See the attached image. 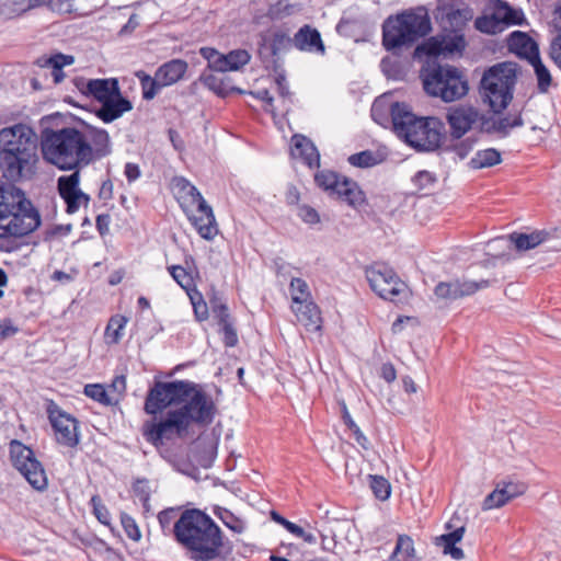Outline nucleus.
I'll use <instances>...</instances> for the list:
<instances>
[{
    "mask_svg": "<svg viewBox=\"0 0 561 561\" xmlns=\"http://www.w3.org/2000/svg\"><path fill=\"white\" fill-rule=\"evenodd\" d=\"M170 407L178 408L169 410L159 422L147 421L142 426L144 437L156 447L164 440L184 437L192 423L203 422L210 413L198 385L188 380L154 381L146 396L145 412L157 415Z\"/></svg>",
    "mask_w": 561,
    "mask_h": 561,
    "instance_id": "f257e3e1",
    "label": "nucleus"
},
{
    "mask_svg": "<svg viewBox=\"0 0 561 561\" xmlns=\"http://www.w3.org/2000/svg\"><path fill=\"white\" fill-rule=\"evenodd\" d=\"M37 138L23 124L0 130V170L9 181H19L34 173L37 162Z\"/></svg>",
    "mask_w": 561,
    "mask_h": 561,
    "instance_id": "f03ea898",
    "label": "nucleus"
},
{
    "mask_svg": "<svg viewBox=\"0 0 561 561\" xmlns=\"http://www.w3.org/2000/svg\"><path fill=\"white\" fill-rule=\"evenodd\" d=\"M43 158L60 170H73L93 161V148L77 127L44 128L41 134Z\"/></svg>",
    "mask_w": 561,
    "mask_h": 561,
    "instance_id": "7ed1b4c3",
    "label": "nucleus"
},
{
    "mask_svg": "<svg viewBox=\"0 0 561 561\" xmlns=\"http://www.w3.org/2000/svg\"><path fill=\"white\" fill-rule=\"evenodd\" d=\"M39 211L13 184L0 185V238H22L41 226Z\"/></svg>",
    "mask_w": 561,
    "mask_h": 561,
    "instance_id": "20e7f679",
    "label": "nucleus"
},
{
    "mask_svg": "<svg viewBox=\"0 0 561 561\" xmlns=\"http://www.w3.org/2000/svg\"><path fill=\"white\" fill-rule=\"evenodd\" d=\"M396 135L419 151H434L444 137V124L435 117H417L404 103L390 107Z\"/></svg>",
    "mask_w": 561,
    "mask_h": 561,
    "instance_id": "39448f33",
    "label": "nucleus"
},
{
    "mask_svg": "<svg viewBox=\"0 0 561 561\" xmlns=\"http://www.w3.org/2000/svg\"><path fill=\"white\" fill-rule=\"evenodd\" d=\"M176 542L195 561H210V517L198 508L183 511L171 529Z\"/></svg>",
    "mask_w": 561,
    "mask_h": 561,
    "instance_id": "423d86ee",
    "label": "nucleus"
},
{
    "mask_svg": "<svg viewBox=\"0 0 561 561\" xmlns=\"http://www.w3.org/2000/svg\"><path fill=\"white\" fill-rule=\"evenodd\" d=\"M431 30V20L425 9L407 10L385 20L382 45L387 50L410 47Z\"/></svg>",
    "mask_w": 561,
    "mask_h": 561,
    "instance_id": "0eeeda50",
    "label": "nucleus"
},
{
    "mask_svg": "<svg viewBox=\"0 0 561 561\" xmlns=\"http://www.w3.org/2000/svg\"><path fill=\"white\" fill-rule=\"evenodd\" d=\"M78 89L87 96L93 98L100 103L94 110L95 116L105 124L121 118L133 110V103L122 94L116 78L90 79L87 82L77 83Z\"/></svg>",
    "mask_w": 561,
    "mask_h": 561,
    "instance_id": "6e6552de",
    "label": "nucleus"
},
{
    "mask_svg": "<svg viewBox=\"0 0 561 561\" xmlns=\"http://www.w3.org/2000/svg\"><path fill=\"white\" fill-rule=\"evenodd\" d=\"M425 92L449 103L463 98L469 90L468 81L458 68L432 64L421 70Z\"/></svg>",
    "mask_w": 561,
    "mask_h": 561,
    "instance_id": "1a4fd4ad",
    "label": "nucleus"
},
{
    "mask_svg": "<svg viewBox=\"0 0 561 561\" xmlns=\"http://www.w3.org/2000/svg\"><path fill=\"white\" fill-rule=\"evenodd\" d=\"M516 70L512 64H497L488 69L482 79L480 93L494 113L505 110L513 99Z\"/></svg>",
    "mask_w": 561,
    "mask_h": 561,
    "instance_id": "9d476101",
    "label": "nucleus"
},
{
    "mask_svg": "<svg viewBox=\"0 0 561 561\" xmlns=\"http://www.w3.org/2000/svg\"><path fill=\"white\" fill-rule=\"evenodd\" d=\"M171 191L199 236L210 240V207L198 190L186 179L175 176L171 181Z\"/></svg>",
    "mask_w": 561,
    "mask_h": 561,
    "instance_id": "9b49d317",
    "label": "nucleus"
},
{
    "mask_svg": "<svg viewBox=\"0 0 561 561\" xmlns=\"http://www.w3.org/2000/svg\"><path fill=\"white\" fill-rule=\"evenodd\" d=\"M10 458L12 466L37 491H44L48 481L46 472L39 460L36 459L33 449L18 439L10 443Z\"/></svg>",
    "mask_w": 561,
    "mask_h": 561,
    "instance_id": "f8f14e48",
    "label": "nucleus"
},
{
    "mask_svg": "<svg viewBox=\"0 0 561 561\" xmlns=\"http://www.w3.org/2000/svg\"><path fill=\"white\" fill-rule=\"evenodd\" d=\"M371 289L382 299L401 302L408 296V286L386 265L376 264L366 270Z\"/></svg>",
    "mask_w": 561,
    "mask_h": 561,
    "instance_id": "ddd939ff",
    "label": "nucleus"
},
{
    "mask_svg": "<svg viewBox=\"0 0 561 561\" xmlns=\"http://www.w3.org/2000/svg\"><path fill=\"white\" fill-rule=\"evenodd\" d=\"M314 181L319 187L334 195L350 206L357 208L365 202V195L358 184L347 178H341L330 170L316 173Z\"/></svg>",
    "mask_w": 561,
    "mask_h": 561,
    "instance_id": "4468645a",
    "label": "nucleus"
},
{
    "mask_svg": "<svg viewBox=\"0 0 561 561\" xmlns=\"http://www.w3.org/2000/svg\"><path fill=\"white\" fill-rule=\"evenodd\" d=\"M213 327L226 347H234L239 342L237 319L227 302L213 294Z\"/></svg>",
    "mask_w": 561,
    "mask_h": 561,
    "instance_id": "2eb2a0df",
    "label": "nucleus"
},
{
    "mask_svg": "<svg viewBox=\"0 0 561 561\" xmlns=\"http://www.w3.org/2000/svg\"><path fill=\"white\" fill-rule=\"evenodd\" d=\"M48 417L58 444L71 448L79 444L80 437L77 419L61 411L56 405L48 409Z\"/></svg>",
    "mask_w": 561,
    "mask_h": 561,
    "instance_id": "dca6fc26",
    "label": "nucleus"
},
{
    "mask_svg": "<svg viewBox=\"0 0 561 561\" xmlns=\"http://www.w3.org/2000/svg\"><path fill=\"white\" fill-rule=\"evenodd\" d=\"M466 47L463 33L444 32L442 36L432 37L422 46L416 48V51H423L427 56H439L442 54L461 53Z\"/></svg>",
    "mask_w": 561,
    "mask_h": 561,
    "instance_id": "f3484780",
    "label": "nucleus"
},
{
    "mask_svg": "<svg viewBox=\"0 0 561 561\" xmlns=\"http://www.w3.org/2000/svg\"><path fill=\"white\" fill-rule=\"evenodd\" d=\"M446 118L450 127V136L460 139L472 129L480 118V113L472 106L458 105L448 110Z\"/></svg>",
    "mask_w": 561,
    "mask_h": 561,
    "instance_id": "a211bd4d",
    "label": "nucleus"
},
{
    "mask_svg": "<svg viewBox=\"0 0 561 561\" xmlns=\"http://www.w3.org/2000/svg\"><path fill=\"white\" fill-rule=\"evenodd\" d=\"M490 285V282L486 279H482L477 283L473 280H460L456 279L454 282H440L436 285L434 289V294L438 299L444 300H456L466 296L473 295L481 288H486Z\"/></svg>",
    "mask_w": 561,
    "mask_h": 561,
    "instance_id": "6ab92c4d",
    "label": "nucleus"
},
{
    "mask_svg": "<svg viewBox=\"0 0 561 561\" xmlns=\"http://www.w3.org/2000/svg\"><path fill=\"white\" fill-rule=\"evenodd\" d=\"M551 236H552V233L548 230H536L531 233L514 232V233L510 234L507 239L497 238V239L492 240L489 243V247L497 245L500 243L511 242L515 245V248L518 251H527V250H531V249L538 247L539 244H541L542 242L547 241L548 239H550Z\"/></svg>",
    "mask_w": 561,
    "mask_h": 561,
    "instance_id": "aec40b11",
    "label": "nucleus"
},
{
    "mask_svg": "<svg viewBox=\"0 0 561 561\" xmlns=\"http://www.w3.org/2000/svg\"><path fill=\"white\" fill-rule=\"evenodd\" d=\"M79 182L80 172L78 170L71 173L70 175L60 176L58 179V192L60 197L66 203V211L68 214H75L79 209Z\"/></svg>",
    "mask_w": 561,
    "mask_h": 561,
    "instance_id": "412c9836",
    "label": "nucleus"
},
{
    "mask_svg": "<svg viewBox=\"0 0 561 561\" xmlns=\"http://www.w3.org/2000/svg\"><path fill=\"white\" fill-rule=\"evenodd\" d=\"M250 58V54L244 49H237L227 55H221L213 48V72L237 71L247 65Z\"/></svg>",
    "mask_w": 561,
    "mask_h": 561,
    "instance_id": "4be33fe9",
    "label": "nucleus"
},
{
    "mask_svg": "<svg viewBox=\"0 0 561 561\" xmlns=\"http://www.w3.org/2000/svg\"><path fill=\"white\" fill-rule=\"evenodd\" d=\"M297 321L309 332H318L322 328V318L319 307L312 301L291 305Z\"/></svg>",
    "mask_w": 561,
    "mask_h": 561,
    "instance_id": "5701e85b",
    "label": "nucleus"
},
{
    "mask_svg": "<svg viewBox=\"0 0 561 561\" xmlns=\"http://www.w3.org/2000/svg\"><path fill=\"white\" fill-rule=\"evenodd\" d=\"M508 47L516 55L526 58L529 62L539 57V48L536 42L526 33L513 32L508 37Z\"/></svg>",
    "mask_w": 561,
    "mask_h": 561,
    "instance_id": "b1692460",
    "label": "nucleus"
},
{
    "mask_svg": "<svg viewBox=\"0 0 561 561\" xmlns=\"http://www.w3.org/2000/svg\"><path fill=\"white\" fill-rule=\"evenodd\" d=\"M82 131L93 148V159L102 158L111 152L110 136L105 129L93 127L83 121H80Z\"/></svg>",
    "mask_w": 561,
    "mask_h": 561,
    "instance_id": "393cba45",
    "label": "nucleus"
},
{
    "mask_svg": "<svg viewBox=\"0 0 561 561\" xmlns=\"http://www.w3.org/2000/svg\"><path fill=\"white\" fill-rule=\"evenodd\" d=\"M293 39L282 31H276L272 35L262 36L259 54L262 58L274 57L288 49Z\"/></svg>",
    "mask_w": 561,
    "mask_h": 561,
    "instance_id": "a878e982",
    "label": "nucleus"
},
{
    "mask_svg": "<svg viewBox=\"0 0 561 561\" xmlns=\"http://www.w3.org/2000/svg\"><path fill=\"white\" fill-rule=\"evenodd\" d=\"M293 45L299 50L324 53V45L318 30L305 25L295 34Z\"/></svg>",
    "mask_w": 561,
    "mask_h": 561,
    "instance_id": "bb28decb",
    "label": "nucleus"
},
{
    "mask_svg": "<svg viewBox=\"0 0 561 561\" xmlns=\"http://www.w3.org/2000/svg\"><path fill=\"white\" fill-rule=\"evenodd\" d=\"M291 154L299 157L309 167H319L320 154L310 139L302 135H294L291 138Z\"/></svg>",
    "mask_w": 561,
    "mask_h": 561,
    "instance_id": "cd10ccee",
    "label": "nucleus"
},
{
    "mask_svg": "<svg viewBox=\"0 0 561 561\" xmlns=\"http://www.w3.org/2000/svg\"><path fill=\"white\" fill-rule=\"evenodd\" d=\"M465 530V526L457 527L447 534L436 537L435 543L443 548L445 554H449L455 560H461L465 558L463 551L456 545L462 539Z\"/></svg>",
    "mask_w": 561,
    "mask_h": 561,
    "instance_id": "c85d7f7f",
    "label": "nucleus"
},
{
    "mask_svg": "<svg viewBox=\"0 0 561 561\" xmlns=\"http://www.w3.org/2000/svg\"><path fill=\"white\" fill-rule=\"evenodd\" d=\"M187 70V62L182 59H172L161 65L156 73L160 82L165 87L172 85L180 81Z\"/></svg>",
    "mask_w": 561,
    "mask_h": 561,
    "instance_id": "c756f323",
    "label": "nucleus"
},
{
    "mask_svg": "<svg viewBox=\"0 0 561 561\" xmlns=\"http://www.w3.org/2000/svg\"><path fill=\"white\" fill-rule=\"evenodd\" d=\"M520 116L515 118L501 117V118H485L481 123V130L488 134H499L503 137L507 136L511 128L523 126Z\"/></svg>",
    "mask_w": 561,
    "mask_h": 561,
    "instance_id": "7c9ffc66",
    "label": "nucleus"
},
{
    "mask_svg": "<svg viewBox=\"0 0 561 561\" xmlns=\"http://www.w3.org/2000/svg\"><path fill=\"white\" fill-rule=\"evenodd\" d=\"M492 15L501 25L518 24L522 19V12L513 9L507 2L502 0H492Z\"/></svg>",
    "mask_w": 561,
    "mask_h": 561,
    "instance_id": "2f4dec72",
    "label": "nucleus"
},
{
    "mask_svg": "<svg viewBox=\"0 0 561 561\" xmlns=\"http://www.w3.org/2000/svg\"><path fill=\"white\" fill-rule=\"evenodd\" d=\"M471 19L469 11L451 9L442 18L444 32L463 33L467 22Z\"/></svg>",
    "mask_w": 561,
    "mask_h": 561,
    "instance_id": "473e14b6",
    "label": "nucleus"
},
{
    "mask_svg": "<svg viewBox=\"0 0 561 561\" xmlns=\"http://www.w3.org/2000/svg\"><path fill=\"white\" fill-rule=\"evenodd\" d=\"M502 162L501 152L494 148L478 150L469 161V167L474 170L492 168Z\"/></svg>",
    "mask_w": 561,
    "mask_h": 561,
    "instance_id": "72a5a7b5",
    "label": "nucleus"
},
{
    "mask_svg": "<svg viewBox=\"0 0 561 561\" xmlns=\"http://www.w3.org/2000/svg\"><path fill=\"white\" fill-rule=\"evenodd\" d=\"M73 56L58 53L47 58L42 66H49L53 69L51 76L54 78V82L59 83L62 81L65 77L62 68L65 66L73 64Z\"/></svg>",
    "mask_w": 561,
    "mask_h": 561,
    "instance_id": "f704fd0d",
    "label": "nucleus"
},
{
    "mask_svg": "<svg viewBox=\"0 0 561 561\" xmlns=\"http://www.w3.org/2000/svg\"><path fill=\"white\" fill-rule=\"evenodd\" d=\"M553 25L557 30V34L550 42L549 56L561 69V7L554 10Z\"/></svg>",
    "mask_w": 561,
    "mask_h": 561,
    "instance_id": "c9c22d12",
    "label": "nucleus"
},
{
    "mask_svg": "<svg viewBox=\"0 0 561 561\" xmlns=\"http://www.w3.org/2000/svg\"><path fill=\"white\" fill-rule=\"evenodd\" d=\"M127 323V319L124 316L116 314L112 317L105 329V339L110 344H117L123 336V329Z\"/></svg>",
    "mask_w": 561,
    "mask_h": 561,
    "instance_id": "e433bc0d",
    "label": "nucleus"
},
{
    "mask_svg": "<svg viewBox=\"0 0 561 561\" xmlns=\"http://www.w3.org/2000/svg\"><path fill=\"white\" fill-rule=\"evenodd\" d=\"M293 305L311 300V294L306 280L299 277H293L289 284Z\"/></svg>",
    "mask_w": 561,
    "mask_h": 561,
    "instance_id": "4c0bfd02",
    "label": "nucleus"
},
{
    "mask_svg": "<svg viewBox=\"0 0 561 561\" xmlns=\"http://www.w3.org/2000/svg\"><path fill=\"white\" fill-rule=\"evenodd\" d=\"M413 552L412 539L409 536H399L396 548L388 561H408Z\"/></svg>",
    "mask_w": 561,
    "mask_h": 561,
    "instance_id": "58836bf2",
    "label": "nucleus"
},
{
    "mask_svg": "<svg viewBox=\"0 0 561 561\" xmlns=\"http://www.w3.org/2000/svg\"><path fill=\"white\" fill-rule=\"evenodd\" d=\"M241 92L231 82L226 72H213V93L226 98L231 92Z\"/></svg>",
    "mask_w": 561,
    "mask_h": 561,
    "instance_id": "ea45409f",
    "label": "nucleus"
},
{
    "mask_svg": "<svg viewBox=\"0 0 561 561\" xmlns=\"http://www.w3.org/2000/svg\"><path fill=\"white\" fill-rule=\"evenodd\" d=\"M231 550V542L225 539L220 528L213 522V559L229 554Z\"/></svg>",
    "mask_w": 561,
    "mask_h": 561,
    "instance_id": "a19ab883",
    "label": "nucleus"
},
{
    "mask_svg": "<svg viewBox=\"0 0 561 561\" xmlns=\"http://www.w3.org/2000/svg\"><path fill=\"white\" fill-rule=\"evenodd\" d=\"M368 479L369 486L374 495L380 501L388 500L391 494V485L389 481L386 478L377 474H369Z\"/></svg>",
    "mask_w": 561,
    "mask_h": 561,
    "instance_id": "79ce46f5",
    "label": "nucleus"
},
{
    "mask_svg": "<svg viewBox=\"0 0 561 561\" xmlns=\"http://www.w3.org/2000/svg\"><path fill=\"white\" fill-rule=\"evenodd\" d=\"M139 79L142 89V98L145 100H152L162 88H165V85L160 82L157 73H154L153 78L144 73Z\"/></svg>",
    "mask_w": 561,
    "mask_h": 561,
    "instance_id": "37998d69",
    "label": "nucleus"
},
{
    "mask_svg": "<svg viewBox=\"0 0 561 561\" xmlns=\"http://www.w3.org/2000/svg\"><path fill=\"white\" fill-rule=\"evenodd\" d=\"M534 67L535 75L538 81V89L540 92H547L552 78L548 68L542 64L540 56L530 61Z\"/></svg>",
    "mask_w": 561,
    "mask_h": 561,
    "instance_id": "c03bdc74",
    "label": "nucleus"
},
{
    "mask_svg": "<svg viewBox=\"0 0 561 561\" xmlns=\"http://www.w3.org/2000/svg\"><path fill=\"white\" fill-rule=\"evenodd\" d=\"M508 502L510 500L507 499L506 494H504V491L496 483L495 489L484 499L482 503V510L490 511L500 508Z\"/></svg>",
    "mask_w": 561,
    "mask_h": 561,
    "instance_id": "a18cd8bd",
    "label": "nucleus"
},
{
    "mask_svg": "<svg viewBox=\"0 0 561 561\" xmlns=\"http://www.w3.org/2000/svg\"><path fill=\"white\" fill-rule=\"evenodd\" d=\"M71 0H26L27 10L48 5L53 11L71 12Z\"/></svg>",
    "mask_w": 561,
    "mask_h": 561,
    "instance_id": "49530a36",
    "label": "nucleus"
},
{
    "mask_svg": "<svg viewBox=\"0 0 561 561\" xmlns=\"http://www.w3.org/2000/svg\"><path fill=\"white\" fill-rule=\"evenodd\" d=\"M348 162L353 167L369 168L376 165L379 160L373 151L365 150L348 157Z\"/></svg>",
    "mask_w": 561,
    "mask_h": 561,
    "instance_id": "de8ad7c7",
    "label": "nucleus"
},
{
    "mask_svg": "<svg viewBox=\"0 0 561 561\" xmlns=\"http://www.w3.org/2000/svg\"><path fill=\"white\" fill-rule=\"evenodd\" d=\"M27 11L26 0L5 1L0 5V14L5 19L15 18Z\"/></svg>",
    "mask_w": 561,
    "mask_h": 561,
    "instance_id": "09e8293b",
    "label": "nucleus"
},
{
    "mask_svg": "<svg viewBox=\"0 0 561 561\" xmlns=\"http://www.w3.org/2000/svg\"><path fill=\"white\" fill-rule=\"evenodd\" d=\"M214 513L222 520V523L234 533L242 531V524L231 512L222 507H214Z\"/></svg>",
    "mask_w": 561,
    "mask_h": 561,
    "instance_id": "8fccbe9b",
    "label": "nucleus"
},
{
    "mask_svg": "<svg viewBox=\"0 0 561 561\" xmlns=\"http://www.w3.org/2000/svg\"><path fill=\"white\" fill-rule=\"evenodd\" d=\"M380 67L382 72L389 79L400 80L402 79L404 72L398 60H393L391 58H383L380 62Z\"/></svg>",
    "mask_w": 561,
    "mask_h": 561,
    "instance_id": "3c124183",
    "label": "nucleus"
},
{
    "mask_svg": "<svg viewBox=\"0 0 561 561\" xmlns=\"http://www.w3.org/2000/svg\"><path fill=\"white\" fill-rule=\"evenodd\" d=\"M497 484L504 491V494H506L510 501L524 494L527 489V485L520 481H500Z\"/></svg>",
    "mask_w": 561,
    "mask_h": 561,
    "instance_id": "603ef678",
    "label": "nucleus"
},
{
    "mask_svg": "<svg viewBox=\"0 0 561 561\" xmlns=\"http://www.w3.org/2000/svg\"><path fill=\"white\" fill-rule=\"evenodd\" d=\"M188 296L193 305L196 319L198 321L206 320L208 318V307L203 299V296L197 290L188 293Z\"/></svg>",
    "mask_w": 561,
    "mask_h": 561,
    "instance_id": "864d4df0",
    "label": "nucleus"
},
{
    "mask_svg": "<svg viewBox=\"0 0 561 561\" xmlns=\"http://www.w3.org/2000/svg\"><path fill=\"white\" fill-rule=\"evenodd\" d=\"M169 271H170V274L171 276L173 277V279L183 288L188 293L190 291V287L192 285V276L186 272V270L184 267H182L181 265H173L171 267H169Z\"/></svg>",
    "mask_w": 561,
    "mask_h": 561,
    "instance_id": "5fc2aeb1",
    "label": "nucleus"
},
{
    "mask_svg": "<svg viewBox=\"0 0 561 561\" xmlns=\"http://www.w3.org/2000/svg\"><path fill=\"white\" fill-rule=\"evenodd\" d=\"M84 394L105 405L112 403L105 388L100 383L87 385L84 387Z\"/></svg>",
    "mask_w": 561,
    "mask_h": 561,
    "instance_id": "6e6d98bb",
    "label": "nucleus"
},
{
    "mask_svg": "<svg viewBox=\"0 0 561 561\" xmlns=\"http://www.w3.org/2000/svg\"><path fill=\"white\" fill-rule=\"evenodd\" d=\"M133 491L139 497L146 511L149 510L150 490L147 479H137L133 484Z\"/></svg>",
    "mask_w": 561,
    "mask_h": 561,
    "instance_id": "4d7b16f0",
    "label": "nucleus"
},
{
    "mask_svg": "<svg viewBox=\"0 0 561 561\" xmlns=\"http://www.w3.org/2000/svg\"><path fill=\"white\" fill-rule=\"evenodd\" d=\"M121 523L127 535V537L131 540H139L141 537L140 530L135 522V519L126 513L121 514Z\"/></svg>",
    "mask_w": 561,
    "mask_h": 561,
    "instance_id": "13d9d810",
    "label": "nucleus"
},
{
    "mask_svg": "<svg viewBox=\"0 0 561 561\" xmlns=\"http://www.w3.org/2000/svg\"><path fill=\"white\" fill-rule=\"evenodd\" d=\"M474 25L477 30L488 34H493L499 30H502L501 25L496 22L492 14L490 16L478 18L474 22Z\"/></svg>",
    "mask_w": 561,
    "mask_h": 561,
    "instance_id": "bf43d9fd",
    "label": "nucleus"
},
{
    "mask_svg": "<svg viewBox=\"0 0 561 561\" xmlns=\"http://www.w3.org/2000/svg\"><path fill=\"white\" fill-rule=\"evenodd\" d=\"M286 529L294 536L301 538L307 543H316L317 542V538L313 534L307 533L302 527H300L291 522L289 523V525L287 526Z\"/></svg>",
    "mask_w": 561,
    "mask_h": 561,
    "instance_id": "052dcab7",
    "label": "nucleus"
},
{
    "mask_svg": "<svg viewBox=\"0 0 561 561\" xmlns=\"http://www.w3.org/2000/svg\"><path fill=\"white\" fill-rule=\"evenodd\" d=\"M180 508L170 507V508L163 510L162 512L159 513L158 520H159L163 531L170 530V526H171L173 519L175 518Z\"/></svg>",
    "mask_w": 561,
    "mask_h": 561,
    "instance_id": "680f3d73",
    "label": "nucleus"
},
{
    "mask_svg": "<svg viewBox=\"0 0 561 561\" xmlns=\"http://www.w3.org/2000/svg\"><path fill=\"white\" fill-rule=\"evenodd\" d=\"M298 216L305 222L310 224V225H313V224H317L320 221L318 211L308 205H302L299 207Z\"/></svg>",
    "mask_w": 561,
    "mask_h": 561,
    "instance_id": "e2e57ef3",
    "label": "nucleus"
},
{
    "mask_svg": "<svg viewBox=\"0 0 561 561\" xmlns=\"http://www.w3.org/2000/svg\"><path fill=\"white\" fill-rule=\"evenodd\" d=\"M476 139L467 138L455 146V151L460 159H465L472 150Z\"/></svg>",
    "mask_w": 561,
    "mask_h": 561,
    "instance_id": "0e129e2a",
    "label": "nucleus"
},
{
    "mask_svg": "<svg viewBox=\"0 0 561 561\" xmlns=\"http://www.w3.org/2000/svg\"><path fill=\"white\" fill-rule=\"evenodd\" d=\"M91 502L93 504L94 514H95L96 518L102 524H108V520H107V516H108L107 510H106V507L104 505L100 504V499L98 496H93L91 499Z\"/></svg>",
    "mask_w": 561,
    "mask_h": 561,
    "instance_id": "69168bd1",
    "label": "nucleus"
},
{
    "mask_svg": "<svg viewBox=\"0 0 561 561\" xmlns=\"http://www.w3.org/2000/svg\"><path fill=\"white\" fill-rule=\"evenodd\" d=\"M415 183L421 187H426L431 184H433L436 181V178L433 173L428 171H419L414 176Z\"/></svg>",
    "mask_w": 561,
    "mask_h": 561,
    "instance_id": "338daca9",
    "label": "nucleus"
},
{
    "mask_svg": "<svg viewBox=\"0 0 561 561\" xmlns=\"http://www.w3.org/2000/svg\"><path fill=\"white\" fill-rule=\"evenodd\" d=\"M385 105H383V102L380 101V100H376L373 105H371V110H370V113H371V117L373 119L378 123V124H382L383 119L386 118L385 116Z\"/></svg>",
    "mask_w": 561,
    "mask_h": 561,
    "instance_id": "774afa93",
    "label": "nucleus"
}]
</instances>
